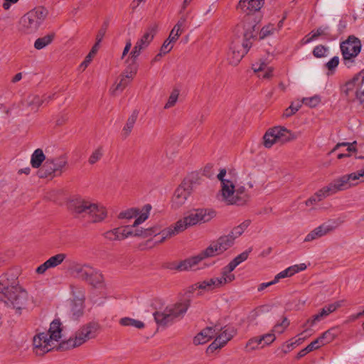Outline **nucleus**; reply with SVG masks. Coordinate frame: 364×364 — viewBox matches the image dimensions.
I'll return each instance as SVG.
<instances>
[{"mask_svg":"<svg viewBox=\"0 0 364 364\" xmlns=\"http://www.w3.org/2000/svg\"><path fill=\"white\" fill-rule=\"evenodd\" d=\"M280 29L279 24H244L243 38L234 39L228 53V60L237 65L247 53L253 42L274 35Z\"/></svg>","mask_w":364,"mask_h":364,"instance_id":"nucleus-1","label":"nucleus"},{"mask_svg":"<svg viewBox=\"0 0 364 364\" xmlns=\"http://www.w3.org/2000/svg\"><path fill=\"white\" fill-rule=\"evenodd\" d=\"M216 212L213 209H198L191 212L188 215L184 217L183 219L177 221L173 226H170L159 232L156 228H151L154 230L156 231V235L161 234V238L159 240V243L163 242L166 238L171 237L181 232H183L188 228L195 225L198 223H207L215 218Z\"/></svg>","mask_w":364,"mask_h":364,"instance_id":"nucleus-2","label":"nucleus"},{"mask_svg":"<svg viewBox=\"0 0 364 364\" xmlns=\"http://www.w3.org/2000/svg\"><path fill=\"white\" fill-rule=\"evenodd\" d=\"M68 208L75 218L88 223L101 222L107 216L105 207L81 198L70 200Z\"/></svg>","mask_w":364,"mask_h":364,"instance_id":"nucleus-3","label":"nucleus"},{"mask_svg":"<svg viewBox=\"0 0 364 364\" xmlns=\"http://www.w3.org/2000/svg\"><path fill=\"white\" fill-rule=\"evenodd\" d=\"M62 337L61 323L59 319L53 320L48 332L38 333L33 338V346L36 354L43 355L57 347L56 343Z\"/></svg>","mask_w":364,"mask_h":364,"instance_id":"nucleus-4","label":"nucleus"},{"mask_svg":"<svg viewBox=\"0 0 364 364\" xmlns=\"http://www.w3.org/2000/svg\"><path fill=\"white\" fill-rule=\"evenodd\" d=\"M100 331V325L95 321L89 322L82 326L75 333L74 337L61 342L58 348L67 350L79 347L91 339L95 338Z\"/></svg>","mask_w":364,"mask_h":364,"instance_id":"nucleus-5","label":"nucleus"},{"mask_svg":"<svg viewBox=\"0 0 364 364\" xmlns=\"http://www.w3.org/2000/svg\"><path fill=\"white\" fill-rule=\"evenodd\" d=\"M191 304L189 299H185L174 304L167 306L163 311L154 314L156 323L163 327L172 324L176 319L183 317Z\"/></svg>","mask_w":364,"mask_h":364,"instance_id":"nucleus-6","label":"nucleus"},{"mask_svg":"<svg viewBox=\"0 0 364 364\" xmlns=\"http://www.w3.org/2000/svg\"><path fill=\"white\" fill-rule=\"evenodd\" d=\"M28 300L27 291L21 287H11L5 291H0V301L9 308L15 310L16 314L21 315L25 309Z\"/></svg>","mask_w":364,"mask_h":364,"instance_id":"nucleus-7","label":"nucleus"},{"mask_svg":"<svg viewBox=\"0 0 364 364\" xmlns=\"http://www.w3.org/2000/svg\"><path fill=\"white\" fill-rule=\"evenodd\" d=\"M67 164V158L63 155L55 158H47L38 171V176L40 178L60 176Z\"/></svg>","mask_w":364,"mask_h":364,"instance_id":"nucleus-8","label":"nucleus"},{"mask_svg":"<svg viewBox=\"0 0 364 364\" xmlns=\"http://www.w3.org/2000/svg\"><path fill=\"white\" fill-rule=\"evenodd\" d=\"M248 199L249 196L246 193L245 188L244 186L235 188L234 183L225 185L223 195L220 198L228 205H237L245 204Z\"/></svg>","mask_w":364,"mask_h":364,"instance_id":"nucleus-9","label":"nucleus"},{"mask_svg":"<svg viewBox=\"0 0 364 364\" xmlns=\"http://www.w3.org/2000/svg\"><path fill=\"white\" fill-rule=\"evenodd\" d=\"M231 237L229 235H223L212 242L206 249L198 254L200 261L205 258L220 255L230 248L235 242L233 237Z\"/></svg>","mask_w":364,"mask_h":364,"instance_id":"nucleus-10","label":"nucleus"},{"mask_svg":"<svg viewBox=\"0 0 364 364\" xmlns=\"http://www.w3.org/2000/svg\"><path fill=\"white\" fill-rule=\"evenodd\" d=\"M293 134L283 127H274L269 129L263 136V144L271 148L274 144H284L294 139Z\"/></svg>","mask_w":364,"mask_h":364,"instance_id":"nucleus-11","label":"nucleus"},{"mask_svg":"<svg viewBox=\"0 0 364 364\" xmlns=\"http://www.w3.org/2000/svg\"><path fill=\"white\" fill-rule=\"evenodd\" d=\"M341 50L345 64L352 63L361 50L360 41L354 36H350L348 39L341 43Z\"/></svg>","mask_w":364,"mask_h":364,"instance_id":"nucleus-12","label":"nucleus"},{"mask_svg":"<svg viewBox=\"0 0 364 364\" xmlns=\"http://www.w3.org/2000/svg\"><path fill=\"white\" fill-rule=\"evenodd\" d=\"M341 222L338 220H330L323 223L308 233L304 241L305 242H309L321 238V237L333 231L341 225Z\"/></svg>","mask_w":364,"mask_h":364,"instance_id":"nucleus-13","label":"nucleus"},{"mask_svg":"<svg viewBox=\"0 0 364 364\" xmlns=\"http://www.w3.org/2000/svg\"><path fill=\"white\" fill-rule=\"evenodd\" d=\"M219 333L216 328L215 339L209 346L208 350L213 351L224 346L236 333V331L233 327L225 326Z\"/></svg>","mask_w":364,"mask_h":364,"instance_id":"nucleus-14","label":"nucleus"},{"mask_svg":"<svg viewBox=\"0 0 364 364\" xmlns=\"http://www.w3.org/2000/svg\"><path fill=\"white\" fill-rule=\"evenodd\" d=\"M151 209V205L146 204L143 207L142 212L141 213L138 209L131 208L121 212L119 215V218L121 219H131L139 215V217L134 220L132 225L133 227H136L144 222L148 218Z\"/></svg>","mask_w":364,"mask_h":364,"instance_id":"nucleus-15","label":"nucleus"},{"mask_svg":"<svg viewBox=\"0 0 364 364\" xmlns=\"http://www.w3.org/2000/svg\"><path fill=\"white\" fill-rule=\"evenodd\" d=\"M48 11L43 7L38 6L28 11L22 17L23 23H41L48 20Z\"/></svg>","mask_w":364,"mask_h":364,"instance_id":"nucleus-16","label":"nucleus"},{"mask_svg":"<svg viewBox=\"0 0 364 364\" xmlns=\"http://www.w3.org/2000/svg\"><path fill=\"white\" fill-rule=\"evenodd\" d=\"M340 306V301H336L324 306L318 314L312 316L310 318H309L306 321V325L309 324V326L315 325L318 322H320L321 321L326 318L330 314L334 312Z\"/></svg>","mask_w":364,"mask_h":364,"instance_id":"nucleus-17","label":"nucleus"},{"mask_svg":"<svg viewBox=\"0 0 364 364\" xmlns=\"http://www.w3.org/2000/svg\"><path fill=\"white\" fill-rule=\"evenodd\" d=\"M200 262L198 255L181 262H171L166 264V267L171 270L187 271L193 269Z\"/></svg>","mask_w":364,"mask_h":364,"instance_id":"nucleus-18","label":"nucleus"},{"mask_svg":"<svg viewBox=\"0 0 364 364\" xmlns=\"http://www.w3.org/2000/svg\"><path fill=\"white\" fill-rule=\"evenodd\" d=\"M190 193V186H186V184L180 185L174 192L172 199L173 205L175 208H178L184 204Z\"/></svg>","mask_w":364,"mask_h":364,"instance_id":"nucleus-19","label":"nucleus"},{"mask_svg":"<svg viewBox=\"0 0 364 364\" xmlns=\"http://www.w3.org/2000/svg\"><path fill=\"white\" fill-rule=\"evenodd\" d=\"M20 287L18 282L17 273L11 270L4 274L0 277V291H5L7 289H11V287Z\"/></svg>","mask_w":364,"mask_h":364,"instance_id":"nucleus-20","label":"nucleus"},{"mask_svg":"<svg viewBox=\"0 0 364 364\" xmlns=\"http://www.w3.org/2000/svg\"><path fill=\"white\" fill-rule=\"evenodd\" d=\"M73 274L83 281H87L90 274L94 272V268L86 264H77L73 266L72 269Z\"/></svg>","mask_w":364,"mask_h":364,"instance_id":"nucleus-21","label":"nucleus"},{"mask_svg":"<svg viewBox=\"0 0 364 364\" xmlns=\"http://www.w3.org/2000/svg\"><path fill=\"white\" fill-rule=\"evenodd\" d=\"M327 187L332 195L338 191L346 190L350 188V186L346 175H344L337 179H335L329 183Z\"/></svg>","mask_w":364,"mask_h":364,"instance_id":"nucleus-22","label":"nucleus"},{"mask_svg":"<svg viewBox=\"0 0 364 364\" xmlns=\"http://www.w3.org/2000/svg\"><path fill=\"white\" fill-rule=\"evenodd\" d=\"M216 334V327H207L195 336L193 343L196 345L204 344Z\"/></svg>","mask_w":364,"mask_h":364,"instance_id":"nucleus-23","label":"nucleus"},{"mask_svg":"<svg viewBox=\"0 0 364 364\" xmlns=\"http://www.w3.org/2000/svg\"><path fill=\"white\" fill-rule=\"evenodd\" d=\"M234 269H235L232 267H231L229 264L222 269L221 276L215 277L217 279L218 284H219L220 287H223L225 284L235 280V274L232 273V272Z\"/></svg>","mask_w":364,"mask_h":364,"instance_id":"nucleus-24","label":"nucleus"},{"mask_svg":"<svg viewBox=\"0 0 364 364\" xmlns=\"http://www.w3.org/2000/svg\"><path fill=\"white\" fill-rule=\"evenodd\" d=\"M361 78V82L360 85H363L364 83V70H362L360 71L358 74H356L352 80L347 82L342 87H341V92L343 93L346 97H348L353 91V90L355 87V82Z\"/></svg>","mask_w":364,"mask_h":364,"instance_id":"nucleus-25","label":"nucleus"},{"mask_svg":"<svg viewBox=\"0 0 364 364\" xmlns=\"http://www.w3.org/2000/svg\"><path fill=\"white\" fill-rule=\"evenodd\" d=\"M264 0H240L238 7L244 11H257L264 4Z\"/></svg>","mask_w":364,"mask_h":364,"instance_id":"nucleus-26","label":"nucleus"},{"mask_svg":"<svg viewBox=\"0 0 364 364\" xmlns=\"http://www.w3.org/2000/svg\"><path fill=\"white\" fill-rule=\"evenodd\" d=\"M331 193L329 191L327 186L322 188L319 191H318L314 196L309 198L306 202L305 204L306 206H310L322 200L323 198L331 196Z\"/></svg>","mask_w":364,"mask_h":364,"instance_id":"nucleus-27","label":"nucleus"},{"mask_svg":"<svg viewBox=\"0 0 364 364\" xmlns=\"http://www.w3.org/2000/svg\"><path fill=\"white\" fill-rule=\"evenodd\" d=\"M156 33V30L154 27L149 28L145 33L143 34L141 38L138 40V41L136 43V45L140 46V48L143 50L146 48L149 43L152 41L154 35Z\"/></svg>","mask_w":364,"mask_h":364,"instance_id":"nucleus-28","label":"nucleus"},{"mask_svg":"<svg viewBox=\"0 0 364 364\" xmlns=\"http://www.w3.org/2000/svg\"><path fill=\"white\" fill-rule=\"evenodd\" d=\"M84 305L82 299H77L71 304L70 314L73 320H77L83 315Z\"/></svg>","mask_w":364,"mask_h":364,"instance_id":"nucleus-29","label":"nucleus"},{"mask_svg":"<svg viewBox=\"0 0 364 364\" xmlns=\"http://www.w3.org/2000/svg\"><path fill=\"white\" fill-rule=\"evenodd\" d=\"M87 282L95 288H101L104 285V277L102 274L94 268V272L90 274Z\"/></svg>","mask_w":364,"mask_h":364,"instance_id":"nucleus-30","label":"nucleus"},{"mask_svg":"<svg viewBox=\"0 0 364 364\" xmlns=\"http://www.w3.org/2000/svg\"><path fill=\"white\" fill-rule=\"evenodd\" d=\"M152 234H156V231L154 230L152 228H147L144 230H141L140 232L138 231L135 233H133L132 231L129 230L128 228H124L123 229H120V235L123 236V239L127 237L129 235H135V236H144V237H149L152 235Z\"/></svg>","mask_w":364,"mask_h":364,"instance_id":"nucleus-31","label":"nucleus"},{"mask_svg":"<svg viewBox=\"0 0 364 364\" xmlns=\"http://www.w3.org/2000/svg\"><path fill=\"white\" fill-rule=\"evenodd\" d=\"M46 159H47L46 158L43 150L37 149L31 155V164L33 168H38L41 166L44 161H46Z\"/></svg>","mask_w":364,"mask_h":364,"instance_id":"nucleus-32","label":"nucleus"},{"mask_svg":"<svg viewBox=\"0 0 364 364\" xmlns=\"http://www.w3.org/2000/svg\"><path fill=\"white\" fill-rule=\"evenodd\" d=\"M138 114L139 112L137 110H134L132 114L128 118L127 123L122 129V135L125 138L127 137L131 133L138 117Z\"/></svg>","mask_w":364,"mask_h":364,"instance_id":"nucleus-33","label":"nucleus"},{"mask_svg":"<svg viewBox=\"0 0 364 364\" xmlns=\"http://www.w3.org/2000/svg\"><path fill=\"white\" fill-rule=\"evenodd\" d=\"M197 288L200 289H204L206 291L213 290L215 288L220 287L219 284H218L217 279L215 277L210 278L203 282H198L196 284Z\"/></svg>","mask_w":364,"mask_h":364,"instance_id":"nucleus-34","label":"nucleus"},{"mask_svg":"<svg viewBox=\"0 0 364 364\" xmlns=\"http://www.w3.org/2000/svg\"><path fill=\"white\" fill-rule=\"evenodd\" d=\"M350 187L358 185L359 183L364 181V171L363 169L356 172L346 174Z\"/></svg>","mask_w":364,"mask_h":364,"instance_id":"nucleus-35","label":"nucleus"},{"mask_svg":"<svg viewBox=\"0 0 364 364\" xmlns=\"http://www.w3.org/2000/svg\"><path fill=\"white\" fill-rule=\"evenodd\" d=\"M336 336V333L335 332V329L331 328L322 333L316 338V341H318L320 346H322L333 341Z\"/></svg>","mask_w":364,"mask_h":364,"instance_id":"nucleus-36","label":"nucleus"},{"mask_svg":"<svg viewBox=\"0 0 364 364\" xmlns=\"http://www.w3.org/2000/svg\"><path fill=\"white\" fill-rule=\"evenodd\" d=\"M55 37L54 33H50L42 38H38L34 43V47L37 50H41L49 45Z\"/></svg>","mask_w":364,"mask_h":364,"instance_id":"nucleus-37","label":"nucleus"},{"mask_svg":"<svg viewBox=\"0 0 364 364\" xmlns=\"http://www.w3.org/2000/svg\"><path fill=\"white\" fill-rule=\"evenodd\" d=\"M119 323L123 326H132L138 329H141L144 327V323L142 321L129 317L120 318Z\"/></svg>","mask_w":364,"mask_h":364,"instance_id":"nucleus-38","label":"nucleus"},{"mask_svg":"<svg viewBox=\"0 0 364 364\" xmlns=\"http://www.w3.org/2000/svg\"><path fill=\"white\" fill-rule=\"evenodd\" d=\"M275 339L276 336L274 335V333L272 331L271 333L264 334L262 336L253 338V340L250 343H252V341H258L259 342L261 343V347L263 348L264 346L269 345L272 343H273L275 341Z\"/></svg>","mask_w":364,"mask_h":364,"instance_id":"nucleus-39","label":"nucleus"},{"mask_svg":"<svg viewBox=\"0 0 364 364\" xmlns=\"http://www.w3.org/2000/svg\"><path fill=\"white\" fill-rule=\"evenodd\" d=\"M250 223L251 221L250 220H245L237 227H235L228 235H231V237H233V240H235L244 232V231L250 225Z\"/></svg>","mask_w":364,"mask_h":364,"instance_id":"nucleus-40","label":"nucleus"},{"mask_svg":"<svg viewBox=\"0 0 364 364\" xmlns=\"http://www.w3.org/2000/svg\"><path fill=\"white\" fill-rule=\"evenodd\" d=\"M137 69L138 66L136 63H130L122 73L121 76L125 77L127 80L131 82L132 80L135 76V75L136 74Z\"/></svg>","mask_w":364,"mask_h":364,"instance_id":"nucleus-41","label":"nucleus"},{"mask_svg":"<svg viewBox=\"0 0 364 364\" xmlns=\"http://www.w3.org/2000/svg\"><path fill=\"white\" fill-rule=\"evenodd\" d=\"M320 347H321V346L318 343V341H316V339L314 340L311 343H309L306 348H304V349L301 350L297 353L296 359L301 358L302 357L305 356L307 353L311 352L314 350L318 349Z\"/></svg>","mask_w":364,"mask_h":364,"instance_id":"nucleus-42","label":"nucleus"},{"mask_svg":"<svg viewBox=\"0 0 364 364\" xmlns=\"http://www.w3.org/2000/svg\"><path fill=\"white\" fill-rule=\"evenodd\" d=\"M65 258V254L60 253L50 257L48 260H46V262H48L50 268H54L60 264Z\"/></svg>","mask_w":364,"mask_h":364,"instance_id":"nucleus-43","label":"nucleus"},{"mask_svg":"<svg viewBox=\"0 0 364 364\" xmlns=\"http://www.w3.org/2000/svg\"><path fill=\"white\" fill-rule=\"evenodd\" d=\"M226 173H227L226 170L225 168H222V169H220V173L217 176L218 179L221 182L220 193L218 194V196L219 199L223 195L225 185H228V183H233L230 180L225 178Z\"/></svg>","mask_w":364,"mask_h":364,"instance_id":"nucleus-44","label":"nucleus"},{"mask_svg":"<svg viewBox=\"0 0 364 364\" xmlns=\"http://www.w3.org/2000/svg\"><path fill=\"white\" fill-rule=\"evenodd\" d=\"M183 24H176L173 29L171 31L168 38L170 41L176 42L178 37L183 33V28H182Z\"/></svg>","mask_w":364,"mask_h":364,"instance_id":"nucleus-45","label":"nucleus"},{"mask_svg":"<svg viewBox=\"0 0 364 364\" xmlns=\"http://www.w3.org/2000/svg\"><path fill=\"white\" fill-rule=\"evenodd\" d=\"M295 267H289L288 268H287L286 269L282 271L281 272H279V274H277L274 279H273L276 283H277L279 279H283V278H286V277H291L293 276L294 274L296 273V269H294Z\"/></svg>","mask_w":364,"mask_h":364,"instance_id":"nucleus-46","label":"nucleus"},{"mask_svg":"<svg viewBox=\"0 0 364 364\" xmlns=\"http://www.w3.org/2000/svg\"><path fill=\"white\" fill-rule=\"evenodd\" d=\"M251 250H246L239 255H237L236 257H235L230 263L229 264L234 269H235L240 264H241L242 262L245 261L249 255V253L250 252Z\"/></svg>","mask_w":364,"mask_h":364,"instance_id":"nucleus-47","label":"nucleus"},{"mask_svg":"<svg viewBox=\"0 0 364 364\" xmlns=\"http://www.w3.org/2000/svg\"><path fill=\"white\" fill-rule=\"evenodd\" d=\"M104 236L109 240H121L123 236L120 235V228H114L104 233Z\"/></svg>","mask_w":364,"mask_h":364,"instance_id":"nucleus-48","label":"nucleus"},{"mask_svg":"<svg viewBox=\"0 0 364 364\" xmlns=\"http://www.w3.org/2000/svg\"><path fill=\"white\" fill-rule=\"evenodd\" d=\"M130 83V81L125 77L120 76V80L117 82L114 87L112 88L111 92L112 95H117L118 91L122 92L124 89Z\"/></svg>","mask_w":364,"mask_h":364,"instance_id":"nucleus-49","label":"nucleus"},{"mask_svg":"<svg viewBox=\"0 0 364 364\" xmlns=\"http://www.w3.org/2000/svg\"><path fill=\"white\" fill-rule=\"evenodd\" d=\"M103 156V150L102 147L96 149L89 158L88 162L90 164L93 165L101 159Z\"/></svg>","mask_w":364,"mask_h":364,"instance_id":"nucleus-50","label":"nucleus"},{"mask_svg":"<svg viewBox=\"0 0 364 364\" xmlns=\"http://www.w3.org/2000/svg\"><path fill=\"white\" fill-rule=\"evenodd\" d=\"M178 95H179V90L177 89H174L171 92V93L168 97V102H166V104L164 106V108L169 109V108L173 107L178 100Z\"/></svg>","mask_w":364,"mask_h":364,"instance_id":"nucleus-51","label":"nucleus"},{"mask_svg":"<svg viewBox=\"0 0 364 364\" xmlns=\"http://www.w3.org/2000/svg\"><path fill=\"white\" fill-rule=\"evenodd\" d=\"M324 33V30L321 28H318L316 31H311L308 36L305 37L304 39V43H309L312 41L316 39L318 36L323 35Z\"/></svg>","mask_w":364,"mask_h":364,"instance_id":"nucleus-52","label":"nucleus"},{"mask_svg":"<svg viewBox=\"0 0 364 364\" xmlns=\"http://www.w3.org/2000/svg\"><path fill=\"white\" fill-rule=\"evenodd\" d=\"M289 325V322L287 318H284L281 323H277L274 328L272 331L274 333H282L284 331V330Z\"/></svg>","mask_w":364,"mask_h":364,"instance_id":"nucleus-53","label":"nucleus"},{"mask_svg":"<svg viewBox=\"0 0 364 364\" xmlns=\"http://www.w3.org/2000/svg\"><path fill=\"white\" fill-rule=\"evenodd\" d=\"M357 144L356 141H354L353 143H348V142H342V143H338L335 147L333 149L331 152H334L336 151L339 147L341 146H347V150L350 151H355L356 149L355 147V145Z\"/></svg>","mask_w":364,"mask_h":364,"instance_id":"nucleus-54","label":"nucleus"},{"mask_svg":"<svg viewBox=\"0 0 364 364\" xmlns=\"http://www.w3.org/2000/svg\"><path fill=\"white\" fill-rule=\"evenodd\" d=\"M321 102V99L318 96H314L311 97H307L303 99V103L311 107H314L318 105Z\"/></svg>","mask_w":364,"mask_h":364,"instance_id":"nucleus-55","label":"nucleus"},{"mask_svg":"<svg viewBox=\"0 0 364 364\" xmlns=\"http://www.w3.org/2000/svg\"><path fill=\"white\" fill-rule=\"evenodd\" d=\"M296 343L293 342V339L289 340V341L284 343L282 347L281 350L284 354H287L291 351L296 346H295Z\"/></svg>","mask_w":364,"mask_h":364,"instance_id":"nucleus-56","label":"nucleus"},{"mask_svg":"<svg viewBox=\"0 0 364 364\" xmlns=\"http://www.w3.org/2000/svg\"><path fill=\"white\" fill-rule=\"evenodd\" d=\"M141 50H143V49L141 48V47L140 48V46H134L133 50L130 53V57L132 60V63H136V60L139 56Z\"/></svg>","mask_w":364,"mask_h":364,"instance_id":"nucleus-57","label":"nucleus"},{"mask_svg":"<svg viewBox=\"0 0 364 364\" xmlns=\"http://www.w3.org/2000/svg\"><path fill=\"white\" fill-rule=\"evenodd\" d=\"M51 96L45 97L44 99H41L39 96L36 95L33 96L31 101L30 102V104L31 105H36L37 107H39L40 105H43L44 101H48L51 100Z\"/></svg>","mask_w":364,"mask_h":364,"instance_id":"nucleus-58","label":"nucleus"},{"mask_svg":"<svg viewBox=\"0 0 364 364\" xmlns=\"http://www.w3.org/2000/svg\"><path fill=\"white\" fill-rule=\"evenodd\" d=\"M326 49L323 46H317L314 48L313 54L316 58H322L326 55Z\"/></svg>","mask_w":364,"mask_h":364,"instance_id":"nucleus-59","label":"nucleus"},{"mask_svg":"<svg viewBox=\"0 0 364 364\" xmlns=\"http://www.w3.org/2000/svg\"><path fill=\"white\" fill-rule=\"evenodd\" d=\"M173 41H170L168 38H167L163 43L162 46L161 47V52L163 53V54H166L168 52L171 50L173 48Z\"/></svg>","mask_w":364,"mask_h":364,"instance_id":"nucleus-60","label":"nucleus"},{"mask_svg":"<svg viewBox=\"0 0 364 364\" xmlns=\"http://www.w3.org/2000/svg\"><path fill=\"white\" fill-rule=\"evenodd\" d=\"M266 66L267 64L265 61L260 60L259 62H257L252 65V69L254 72L259 73L264 71L265 70Z\"/></svg>","mask_w":364,"mask_h":364,"instance_id":"nucleus-61","label":"nucleus"},{"mask_svg":"<svg viewBox=\"0 0 364 364\" xmlns=\"http://www.w3.org/2000/svg\"><path fill=\"white\" fill-rule=\"evenodd\" d=\"M339 63V58L337 56L332 58L326 64V66L329 70H334Z\"/></svg>","mask_w":364,"mask_h":364,"instance_id":"nucleus-62","label":"nucleus"},{"mask_svg":"<svg viewBox=\"0 0 364 364\" xmlns=\"http://www.w3.org/2000/svg\"><path fill=\"white\" fill-rule=\"evenodd\" d=\"M94 56L90 53L85 57L84 61L80 64V68L85 70L90 63Z\"/></svg>","mask_w":364,"mask_h":364,"instance_id":"nucleus-63","label":"nucleus"},{"mask_svg":"<svg viewBox=\"0 0 364 364\" xmlns=\"http://www.w3.org/2000/svg\"><path fill=\"white\" fill-rule=\"evenodd\" d=\"M50 269L48 262L46 261L44 263L37 267L36 272L39 274H44L47 269Z\"/></svg>","mask_w":364,"mask_h":364,"instance_id":"nucleus-64","label":"nucleus"}]
</instances>
